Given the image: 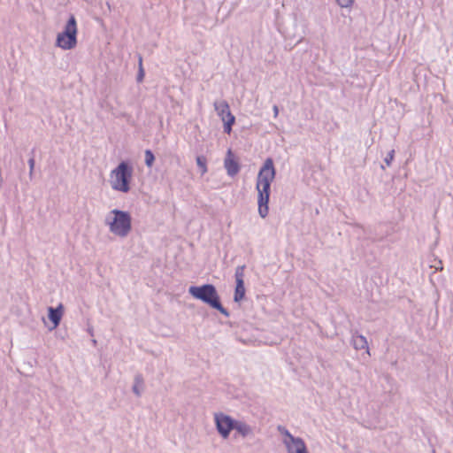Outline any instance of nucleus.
I'll return each instance as SVG.
<instances>
[{
	"label": "nucleus",
	"mask_w": 453,
	"mask_h": 453,
	"mask_svg": "<svg viewBox=\"0 0 453 453\" xmlns=\"http://www.w3.org/2000/svg\"><path fill=\"white\" fill-rule=\"evenodd\" d=\"M276 171L273 165V160L268 157L265 160L262 167L260 168L256 183V189L257 191V204L258 214L261 218L265 219L269 213V199L271 194V184L274 180Z\"/></svg>",
	"instance_id": "1"
},
{
	"label": "nucleus",
	"mask_w": 453,
	"mask_h": 453,
	"mask_svg": "<svg viewBox=\"0 0 453 453\" xmlns=\"http://www.w3.org/2000/svg\"><path fill=\"white\" fill-rule=\"evenodd\" d=\"M105 224L111 233L125 238L132 230V217L128 211L114 209L107 215Z\"/></svg>",
	"instance_id": "2"
},
{
	"label": "nucleus",
	"mask_w": 453,
	"mask_h": 453,
	"mask_svg": "<svg viewBox=\"0 0 453 453\" xmlns=\"http://www.w3.org/2000/svg\"><path fill=\"white\" fill-rule=\"evenodd\" d=\"M188 293L194 298L201 300L210 305L211 308L216 309L224 316L229 317V312L221 304L219 296L213 285L204 284L199 287L191 286L188 289Z\"/></svg>",
	"instance_id": "3"
},
{
	"label": "nucleus",
	"mask_w": 453,
	"mask_h": 453,
	"mask_svg": "<svg viewBox=\"0 0 453 453\" xmlns=\"http://www.w3.org/2000/svg\"><path fill=\"white\" fill-rule=\"evenodd\" d=\"M133 177V167L127 162H121L111 172V186L112 189L127 193Z\"/></svg>",
	"instance_id": "4"
},
{
	"label": "nucleus",
	"mask_w": 453,
	"mask_h": 453,
	"mask_svg": "<svg viewBox=\"0 0 453 453\" xmlns=\"http://www.w3.org/2000/svg\"><path fill=\"white\" fill-rule=\"evenodd\" d=\"M77 45V23L72 14L66 22L64 31L57 36L56 46L62 50H72Z\"/></svg>",
	"instance_id": "5"
},
{
	"label": "nucleus",
	"mask_w": 453,
	"mask_h": 453,
	"mask_svg": "<svg viewBox=\"0 0 453 453\" xmlns=\"http://www.w3.org/2000/svg\"><path fill=\"white\" fill-rule=\"evenodd\" d=\"M278 432L283 435L282 443L288 453H309L304 441L300 437H295L283 426H277Z\"/></svg>",
	"instance_id": "6"
},
{
	"label": "nucleus",
	"mask_w": 453,
	"mask_h": 453,
	"mask_svg": "<svg viewBox=\"0 0 453 453\" xmlns=\"http://www.w3.org/2000/svg\"><path fill=\"white\" fill-rule=\"evenodd\" d=\"M236 420L237 419L223 412L214 414V422L217 431L224 439H227L231 431L234 430Z\"/></svg>",
	"instance_id": "7"
},
{
	"label": "nucleus",
	"mask_w": 453,
	"mask_h": 453,
	"mask_svg": "<svg viewBox=\"0 0 453 453\" xmlns=\"http://www.w3.org/2000/svg\"><path fill=\"white\" fill-rule=\"evenodd\" d=\"M214 108L221 120L224 122V132L230 134L232 132V127L235 122V117L230 111L228 103L225 100L215 102Z\"/></svg>",
	"instance_id": "8"
},
{
	"label": "nucleus",
	"mask_w": 453,
	"mask_h": 453,
	"mask_svg": "<svg viewBox=\"0 0 453 453\" xmlns=\"http://www.w3.org/2000/svg\"><path fill=\"white\" fill-rule=\"evenodd\" d=\"M244 270L245 265L238 266L235 270L234 278L236 281V287L234 295V300L240 302L244 298L245 287H244Z\"/></svg>",
	"instance_id": "9"
},
{
	"label": "nucleus",
	"mask_w": 453,
	"mask_h": 453,
	"mask_svg": "<svg viewBox=\"0 0 453 453\" xmlns=\"http://www.w3.org/2000/svg\"><path fill=\"white\" fill-rule=\"evenodd\" d=\"M224 166L230 177H234L240 172V164L231 150H227L226 158L224 160Z\"/></svg>",
	"instance_id": "10"
},
{
	"label": "nucleus",
	"mask_w": 453,
	"mask_h": 453,
	"mask_svg": "<svg viewBox=\"0 0 453 453\" xmlns=\"http://www.w3.org/2000/svg\"><path fill=\"white\" fill-rule=\"evenodd\" d=\"M63 314L64 305L62 303H59L56 308H48V317L49 319L53 323V329L59 326Z\"/></svg>",
	"instance_id": "11"
},
{
	"label": "nucleus",
	"mask_w": 453,
	"mask_h": 453,
	"mask_svg": "<svg viewBox=\"0 0 453 453\" xmlns=\"http://www.w3.org/2000/svg\"><path fill=\"white\" fill-rule=\"evenodd\" d=\"M234 430L236 434L240 435L242 438L254 435V427L243 420H236Z\"/></svg>",
	"instance_id": "12"
},
{
	"label": "nucleus",
	"mask_w": 453,
	"mask_h": 453,
	"mask_svg": "<svg viewBox=\"0 0 453 453\" xmlns=\"http://www.w3.org/2000/svg\"><path fill=\"white\" fill-rule=\"evenodd\" d=\"M351 343L355 349H366L367 353L370 354L366 338L364 335L359 334L357 332L353 333Z\"/></svg>",
	"instance_id": "13"
},
{
	"label": "nucleus",
	"mask_w": 453,
	"mask_h": 453,
	"mask_svg": "<svg viewBox=\"0 0 453 453\" xmlns=\"http://www.w3.org/2000/svg\"><path fill=\"white\" fill-rule=\"evenodd\" d=\"M143 387H144L143 377L142 374L138 373L134 376V383L132 388L134 394L138 397L141 396Z\"/></svg>",
	"instance_id": "14"
},
{
	"label": "nucleus",
	"mask_w": 453,
	"mask_h": 453,
	"mask_svg": "<svg viewBox=\"0 0 453 453\" xmlns=\"http://www.w3.org/2000/svg\"><path fill=\"white\" fill-rule=\"evenodd\" d=\"M196 164H197V166L199 167L200 171H201V174L203 175L204 173H207L208 169H207V159L205 157L203 156H198L196 157Z\"/></svg>",
	"instance_id": "15"
},
{
	"label": "nucleus",
	"mask_w": 453,
	"mask_h": 453,
	"mask_svg": "<svg viewBox=\"0 0 453 453\" xmlns=\"http://www.w3.org/2000/svg\"><path fill=\"white\" fill-rule=\"evenodd\" d=\"M138 62H139V69L137 73V81L142 82L143 81L145 72L142 66V57L141 55L138 56Z\"/></svg>",
	"instance_id": "16"
},
{
	"label": "nucleus",
	"mask_w": 453,
	"mask_h": 453,
	"mask_svg": "<svg viewBox=\"0 0 453 453\" xmlns=\"http://www.w3.org/2000/svg\"><path fill=\"white\" fill-rule=\"evenodd\" d=\"M144 155H145L146 165L148 167H151L155 161L154 154L152 153V151L150 150H146Z\"/></svg>",
	"instance_id": "17"
},
{
	"label": "nucleus",
	"mask_w": 453,
	"mask_h": 453,
	"mask_svg": "<svg viewBox=\"0 0 453 453\" xmlns=\"http://www.w3.org/2000/svg\"><path fill=\"white\" fill-rule=\"evenodd\" d=\"M35 159L34 155V150L32 151V156L28 159V165H29V178L30 180H33L34 177V170H35Z\"/></svg>",
	"instance_id": "18"
},
{
	"label": "nucleus",
	"mask_w": 453,
	"mask_h": 453,
	"mask_svg": "<svg viewBox=\"0 0 453 453\" xmlns=\"http://www.w3.org/2000/svg\"><path fill=\"white\" fill-rule=\"evenodd\" d=\"M395 150H391L388 153L387 157L384 158V162L386 163V165H387L388 166H390V165H391L392 161H393V160H394V158H395Z\"/></svg>",
	"instance_id": "19"
},
{
	"label": "nucleus",
	"mask_w": 453,
	"mask_h": 453,
	"mask_svg": "<svg viewBox=\"0 0 453 453\" xmlns=\"http://www.w3.org/2000/svg\"><path fill=\"white\" fill-rule=\"evenodd\" d=\"M336 2L341 7L348 8L353 4L354 0H336Z\"/></svg>",
	"instance_id": "20"
},
{
	"label": "nucleus",
	"mask_w": 453,
	"mask_h": 453,
	"mask_svg": "<svg viewBox=\"0 0 453 453\" xmlns=\"http://www.w3.org/2000/svg\"><path fill=\"white\" fill-rule=\"evenodd\" d=\"M273 113H274V117L276 118L279 114V108L277 105H273Z\"/></svg>",
	"instance_id": "21"
},
{
	"label": "nucleus",
	"mask_w": 453,
	"mask_h": 453,
	"mask_svg": "<svg viewBox=\"0 0 453 453\" xmlns=\"http://www.w3.org/2000/svg\"><path fill=\"white\" fill-rule=\"evenodd\" d=\"M88 334H89L91 336H93V335H94L93 328H88Z\"/></svg>",
	"instance_id": "22"
},
{
	"label": "nucleus",
	"mask_w": 453,
	"mask_h": 453,
	"mask_svg": "<svg viewBox=\"0 0 453 453\" xmlns=\"http://www.w3.org/2000/svg\"><path fill=\"white\" fill-rule=\"evenodd\" d=\"M92 343H93L94 345H96V340H93V341H92Z\"/></svg>",
	"instance_id": "23"
}]
</instances>
